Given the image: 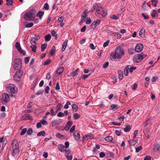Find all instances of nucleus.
Returning a JSON list of instances; mask_svg holds the SVG:
<instances>
[{
  "label": "nucleus",
  "mask_w": 160,
  "mask_h": 160,
  "mask_svg": "<svg viewBox=\"0 0 160 160\" xmlns=\"http://www.w3.org/2000/svg\"><path fill=\"white\" fill-rule=\"evenodd\" d=\"M124 54L123 49L121 47L118 46L116 48L114 53H111L110 56L111 59H120L122 56Z\"/></svg>",
  "instance_id": "1"
},
{
  "label": "nucleus",
  "mask_w": 160,
  "mask_h": 160,
  "mask_svg": "<svg viewBox=\"0 0 160 160\" xmlns=\"http://www.w3.org/2000/svg\"><path fill=\"white\" fill-rule=\"evenodd\" d=\"M11 145V154L14 157L15 155L18 154L19 151V144L17 140L14 139L12 142Z\"/></svg>",
  "instance_id": "2"
},
{
  "label": "nucleus",
  "mask_w": 160,
  "mask_h": 160,
  "mask_svg": "<svg viewBox=\"0 0 160 160\" xmlns=\"http://www.w3.org/2000/svg\"><path fill=\"white\" fill-rule=\"evenodd\" d=\"M22 59L20 58H16L13 61L14 63V68L15 70H18L22 67Z\"/></svg>",
  "instance_id": "3"
},
{
  "label": "nucleus",
  "mask_w": 160,
  "mask_h": 160,
  "mask_svg": "<svg viewBox=\"0 0 160 160\" xmlns=\"http://www.w3.org/2000/svg\"><path fill=\"white\" fill-rule=\"evenodd\" d=\"M147 55L144 54L142 53H140L138 54L137 56L134 58L133 60L136 62H140L142 60L146 57Z\"/></svg>",
  "instance_id": "4"
},
{
  "label": "nucleus",
  "mask_w": 160,
  "mask_h": 160,
  "mask_svg": "<svg viewBox=\"0 0 160 160\" xmlns=\"http://www.w3.org/2000/svg\"><path fill=\"white\" fill-rule=\"evenodd\" d=\"M8 90L11 93H14L17 92L18 89L15 85L12 84H9L7 87Z\"/></svg>",
  "instance_id": "5"
},
{
  "label": "nucleus",
  "mask_w": 160,
  "mask_h": 160,
  "mask_svg": "<svg viewBox=\"0 0 160 160\" xmlns=\"http://www.w3.org/2000/svg\"><path fill=\"white\" fill-rule=\"evenodd\" d=\"M23 74L22 71H19L16 72L15 74L13 76L14 80L17 82H19L20 80V78Z\"/></svg>",
  "instance_id": "6"
},
{
  "label": "nucleus",
  "mask_w": 160,
  "mask_h": 160,
  "mask_svg": "<svg viewBox=\"0 0 160 160\" xmlns=\"http://www.w3.org/2000/svg\"><path fill=\"white\" fill-rule=\"evenodd\" d=\"M16 48L18 50V51L23 55L26 54V52L24 50H22L21 47L20 43L18 42H17L15 45Z\"/></svg>",
  "instance_id": "7"
},
{
  "label": "nucleus",
  "mask_w": 160,
  "mask_h": 160,
  "mask_svg": "<svg viewBox=\"0 0 160 160\" xmlns=\"http://www.w3.org/2000/svg\"><path fill=\"white\" fill-rule=\"evenodd\" d=\"M9 100V96L7 93H4L2 94L1 100L3 102L7 103Z\"/></svg>",
  "instance_id": "8"
},
{
  "label": "nucleus",
  "mask_w": 160,
  "mask_h": 160,
  "mask_svg": "<svg viewBox=\"0 0 160 160\" xmlns=\"http://www.w3.org/2000/svg\"><path fill=\"white\" fill-rule=\"evenodd\" d=\"M143 48L142 44L140 43H139L136 45L135 48V50L138 52H140L142 51Z\"/></svg>",
  "instance_id": "9"
},
{
  "label": "nucleus",
  "mask_w": 160,
  "mask_h": 160,
  "mask_svg": "<svg viewBox=\"0 0 160 160\" xmlns=\"http://www.w3.org/2000/svg\"><path fill=\"white\" fill-rule=\"evenodd\" d=\"M72 122L71 121H69L67 123L66 126L65 127L63 128L62 130H65L66 131L68 130L72 126Z\"/></svg>",
  "instance_id": "10"
},
{
  "label": "nucleus",
  "mask_w": 160,
  "mask_h": 160,
  "mask_svg": "<svg viewBox=\"0 0 160 160\" xmlns=\"http://www.w3.org/2000/svg\"><path fill=\"white\" fill-rule=\"evenodd\" d=\"M61 123L60 120H54L52 121L51 124L52 127L58 125Z\"/></svg>",
  "instance_id": "11"
},
{
  "label": "nucleus",
  "mask_w": 160,
  "mask_h": 160,
  "mask_svg": "<svg viewBox=\"0 0 160 160\" xmlns=\"http://www.w3.org/2000/svg\"><path fill=\"white\" fill-rule=\"evenodd\" d=\"M24 18L26 20H27L29 21H32L34 20L32 18H31V16L28 13H26L24 16Z\"/></svg>",
  "instance_id": "12"
},
{
  "label": "nucleus",
  "mask_w": 160,
  "mask_h": 160,
  "mask_svg": "<svg viewBox=\"0 0 160 160\" xmlns=\"http://www.w3.org/2000/svg\"><path fill=\"white\" fill-rule=\"evenodd\" d=\"M101 22L100 20H98L92 22V23L91 26L92 28L95 27L96 26H98L99 24Z\"/></svg>",
  "instance_id": "13"
},
{
  "label": "nucleus",
  "mask_w": 160,
  "mask_h": 160,
  "mask_svg": "<svg viewBox=\"0 0 160 160\" xmlns=\"http://www.w3.org/2000/svg\"><path fill=\"white\" fill-rule=\"evenodd\" d=\"M58 148L59 150L62 152H64L66 151L65 148L62 144L59 145L58 146Z\"/></svg>",
  "instance_id": "14"
},
{
  "label": "nucleus",
  "mask_w": 160,
  "mask_h": 160,
  "mask_svg": "<svg viewBox=\"0 0 160 160\" xmlns=\"http://www.w3.org/2000/svg\"><path fill=\"white\" fill-rule=\"evenodd\" d=\"M30 15L31 16V18H32L34 19L35 18V10L33 9H31L28 12Z\"/></svg>",
  "instance_id": "15"
},
{
  "label": "nucleus",
  "mask_w": 160,
  "mask_h": 160,
  "mask_svg": "<svg viewBox=\"0 0 160 160\" xmlns=\"http://www.w3.org/2000/svg\"><path fill=\"white\" fill-rule=\"evenodd\" d=\"M145 30L143 28L141 29L139 32V34L141 37L144 38L145 37Z\"/></svg>",
  "instance_id": "16"
},
{
  "label": "nucleus",
  "mask_w": 160,
  "mask_h": 160,
  "mask_svg": "<svg viewBox=\"0 0 160 160\" xmlns=\"http://www.w3.org/2000/svg\"><path fill=\"white\" fill-rule=\"evenodd\" d=\"M68 42V40H66L63 43L62 48V51H64L65 49H66L67 46Z\"/></svg>",
  "instance_id": "17"
},
{
  "label": "nucleus",
  "mask_w": 160,
  "mask_h": 160,
  "mask_svg": "<svg viewBox=\"0 0 160 160\" xmlns=\"http://www.w3.org/2000/svg\"><path fill=\"white\" fill-rule=\"evenodd\" d=\"M64 70V68L63 67H60L57 70V73L58 74V75H60L63 72Z\"/></svg>",
  "instance_id": "18"
},
{
  "label": "nucleus",
  "mask_w": 160,
  "mask_h": 160,
  "mask_svg": "<svg viewBox=\"0 0 160 160\" xmlns=\"http://www.w3.org/2000/svg\"><path fill=\"white\" fill-rule=\"evenodd\" d=\"M130 66H128L125 69L124 71V74L125 76H127L128 75V70L129 69V67Z\"/></svg>",
  "instance_id": "19"
},
{
  "label": "nucleus",
  "mask_w": 160,
  "mask_h": 160,
  "mask_svg": "<svg viewBox=\"0 0 160 160\" xmlns=\"http://www.w3.org/2000/svg\"><path fill=\"white\" fill-rule=\"evenodd\" d=\"M118 78L119 79L122 80L123 78L122 72L121 70H119L118 71Z\"/></svg>",
  "instance_id": "20"
},
{
  "label": "nucleus",
  "mask_w": 160,
  "mask_h": 160,
  "mask_svg": "<svg viewBox=\"0 0 160 160\" xmlns=\"http://www.w3.org/2000/svg\"><path fill=\"white\" fill-rule=\"evenodd\" d=\"M113 138L112 136H108L105 138V140L106 141L109 142H111Z\"/></svg>",
  "instance_id": "21"
},
{
  "label": "nucleus",
  "mask_w": 160,
  "mask_h": 160,
  "mask_svg": "<svg viewBox=\"0 0 160 160\" xmlns=\"http://www.w3.org/2000/svg\"><path fill=\"white\" fill-rule=\"evenodd\" d=\"M72 108L73 111L76 112L78 110V107L77 105L73 104L72 105Z\"/></svg>",
  "instance_id": "22"
},
{
  "label": "nucleus",
  "mask_w": 160,
  "mask_h": 160,
  "mask_svg": "<svg viewBox=\"0 0 160 160\" xmlns=\"http://www.w3.org/2000/svg\"><path fill=\"white\" fill-rule=\"evenodd\" d=\"M47 44L46 43L42 44L41 46V51L42 52H43L45 49L46 48Z\"/></svg>",
  "instance_id": "23"
},
{
  "label": "nucleus",
  "mask_w": 160,
  "mask_h": 160,
  "mask_svg": "<svg viewBox=\"0 0 160 160\" xmlns=\"http://www.w3.org/2000/svg\"><path fill=\"white\" fill-rule=\"evenodd\" d=\"M30 47L32 48V51L33 52H36V51L37 46L36 45L32 44L30 46Z\"/></svg>",
  "instance_id": "24"
},
{
  "label": "nucleus",
  "mask_w": 160,
  "mask_h": 160,
  "mask_svg": "<svg viewBox=\"0 0 160 160\" xmlns=\"http://www.w3.org/2000/svg\"><path fill=\"white\" fill-rule=\"evenodd\" d=\"M78 69H77L75 71L71 73H70V75L72 77L76 76L78 75Z\"/></svg>",
  "instance_id": "25"
},
{
  "label": "nucleus",
  "mask_w": 160,
  "mask_h": 160,
  "mask_svg": "<svg viewBox=\"0 0 160 160\" xmlns=\"http://www.w3.org/2000/svg\"><path fill=\"white\" fill-rule=\"evenodd\" d=\"M51 35L49 34H48L46 35L45 37V40L46 42L49 41L51 38Z\"/></svg>",
  "instance_id": "26"
},
{
  "label": "nucleus",
  "mask_w": 160,
  "mask_h": 160,
  "mask_svg": "<svg viewBox=\"0 0 160 160\" xmlns=\"http://www.w3.org/2000/svg\"><path fill=\"white\" fill-rule=\"evenodd\" d=\"M44 12L43 11H39L37 14V16L39 17L40 19L42 18V16L43 15Z\"/></svg>",
  "instance_id": "27"
},
{
  "label": "nucleus",
  "mask_w": 160,
  "mask_h": 160,
  "mask_svg": "<svg viewBox=\"0 0 160 160\" xmlns=\"http://www.w3.org/2000/svg\"><path fill=\"white\" fill-rule=\"evenodd\" d=\"M111 107L112 110H115L119 108V106L117 105L112 104L111 105Z\"/></svg>",
  "instance_id": "28"
},
{
  "label": "nucleus",
  "mask_w": 160,
  "mask_h": 160,
  "mask_svg": "<svg viewBox=\"0 0 160 160\" xmlns=\"http://www.w3.org/2000/svg\"><path fill=\"white\" fill-rule=\"evenodd\" d=\"M73 136L76 140L78 141L80 139V135L79 133H77V134H75V133H74Z\"/></svg>",
  "instance_id": "29"
},
{
  "label": "nucleus",
  "mask_w": 160,
  "mask_h": 160,
  "mask_svg": "<svg viewBox=\"0 0 160 160\" xmlns=\"http://www.w3.org/2000/svg\"><path fill=\"white\" fill-rule=\"evenodd\" d=\"M101 13H100V14H101L102 16V17H104L107 14V12L106 10H101Z\"/></svg>",
  "instance_id": "30"
},
{
  "label": "nucleus",
  "mask_w": 160,
  "mask_h": 160,
  "mask_svg": "<svg viewBox=\"0 0 160 160\" xmlns=\"http://www.w3.org/2000/svg\"><path fill=\"white\" fill-rule=\"evenodd\" d=\"M128 142L130 146L134 145L137 142L136 141L132 140H130L128 141Z\"/></svg>",
  "instance_id": "31"
},
{
  "label": "nucleus",
  "mask_w": 160,
  "mask_h": 160,
  "mask_svg": "<svg viewBox=\"0 0 160 160\" xmlns=\"http://www.w3.org/2000/svg\"><path fill=\"white\" fill-rule=\"evenodd\" d=\"M131 126L129 125H127L124 129V131L125 132H128L130 131L131 129Z\"/></svg>",
  "instance_id": "32"
},
{
  "label": "nucleus",
  "mask_w": 160,
  "mask_h": 160,
  "mask_svg": "<svg viewBox=\"0 0 160 160\" xmlns=\"http://www.w3.org/2000/svg\"><path fill=\"white\" fill-rule=\"evenodd\" d=\"M102 10V7L100 6L96 8V10L97 12L100 14V13H101V10Z\"/></svg>",
  "instance_id": "33"
},
{
  "label": "nucleus",
  "mask_w": 160,
  "mask_h": 160,
  "mask_svg": "<svg viewBox=\"0 0 160 160\" xmlns=\"http://www.w3.org/2000/svg\"><path fill=\"white\" fill-rule=\"evenodd\" d=\"M151 2L152 5H153L154 6L156 7L158 2V0H151Z\"/></svg>",
  "instance_id": "34"
},
{
  "label": "nucleus",
  "mask_w": 160,
  "mask_h": 160,
  "mask_svg": "<svg viewBox=\"0 0 160 160\" xmlns=\"http://www.w3.org/2000/svg\"><path fill=\"white\" fill-rule=\"evenodd\" d=\"M45 134V132L44 131H42L41 132H40L37 134V136H44Z\"/></svg>",
  "instance_id": "35"
},
{
  "label": "nucleus",
  "mask_w": 160,
  "mask_h": 160,
  "mask_svg": "<svg viewBox=\"0 0 160 160\" xmlns=\"http://www.w3.org/2000/svg\"><path fill=\"white\" fill-rule=\"evenodd\" d=\"M51 34L52 36H55V39L56 40L57 38V34H56V32L54 30H52L51 32Z\"/></svg>",
  "instance_id": "36"
},
{
  "label": "nucleus",
  "mask_w": 160,
  "mask_h": 160,
  "mask_svg": "<svg viewBox=\"0 0 160 160\" xmlns=\"http://www.w3.org/2000/svg\"><path fill=\"white\" fill-rule=\"evenodd\" d=\"M80 115L77 113H75L74 114L73 118L75 119H77L80 117Z\"/></svg>",
  "instance_id": "37"
},
{
  "label": "nucleus",
  "mask_w": 160,
  "mask_h": 160,
  "mask_svg": "<svg viewBox=\"0 0 160 160\" xmlns=\"http://www.w3.org/2000/svg\"><path fill=\"white\" fill-rule=\"evenodd\" d=\"M154 149L158 151L160 150V146L158 144H155Z\"/></svg>",
  "instance_id": "38"
},
{
  "label": "nucleus",
  "mask_w": 160,
  "mask_h": 160,
  "mask_svg": "<svg viewBox=\"0 0 160 160\" xmlns=\"http://www.w3.org/2000/svg\"><path fill=\"white\" fill-rule=\"evenodd\" d=\"M27 129L26 128H24L22 130L21 132L20 133V135L21 136L24 135L26 133V132H27Z\"/></svg>",
  "instance_id": "39"
},
{
  "label": "nucleus",
  "mask_w": 160,
  "mask_h": 160,
  "mask_svg": "<svg viewBox=\"0 0 160 160\" xmlns=\"http://www.w3.org/2000/svg\"><path fill=\"white\" fill-rule=\"evenodd\" d=\"M7 5H12L13 4V1L12 0H7Z\"/></svg>",
  "instance_id": "40"
},
{
  "label": "nucleus",
  "mask_w": 160,
  "mask_h": 160,
  "mask_svg": "<svg viewBox=\"0 0 160 160\" xmlns=\"http://www.w3.org/2000/svg\"><path fill=\"white\" fill-rule=\"evenodd\" d=\"M62 106V105L61 103H59L57 105L56 108H57L58 110H59L60 111L61 110Z\"/></svg>",
  "instance_id": "41"
},
{
  "label": "nucleus",
  "mask_w": 160,
  "mask_h": 160,
  "mask_svg": "<svg viewBox=\"0 0 160 160\" xmlns=\"http://www.w3.org/2000/svg\"><path fill=\"white\" fill-rule=\"evenodd\" d=\"M142 149V146H139L138 147L136 148L135 151L136 152H139Z\"/></svg>",
  "instance_id": "42"
},
{
  "label": "nucleus",
  "mask_w": 160,
  "mask_h": 160,
  "mask_svg": "<svg viewBox=\"0 0 160 160\" xmlns=\"http://www.w3.org/2000/svg\"><path fill=\"white\" fill-rule=\"evenodd\" d=\"M51 114V115L53 116H55L56 114V112L54 111L52 108L50 110Z\"/></svg>",
  "instance_id": "43"
},
{
  "label": "nucleus",
  "mask_w": 160,
  "mask_h": 160,
  "mask_svg": "<svg viewBox=\"0 0 160 160\" xmlns=\"http://www.w3.org/2000/svg\"><path fill=\"white\" fill-rule=\"evenodd\" d=\"M110 18L113 20H117L118 18V17L115 15H113L110 17Z\"/></svg>",
  "instance_id": "44"
},
{
  "label": "nucleus",
  "mask_w": 160,
  "mask_h": 160,
  "mask_svg": "<svg viewBox=\"0 0 160 160\" xmlns=\"http://www.w3.org/2000/svg\"><path fill=\"white\" fill-rule=\"evenodd\" d=\"M136 69V67L134 66H131L130 68L129 67V71L130 72H132L133 70Z\"/></svg>",
  "instance_id": "45"
},
{
  "label": "nucleus",
  "mask_w": 160,
  "mask_h": 160,
  "mask_svg": "<svg viewBox=\"0 0 160 160\" xmlns=\"http://www.w3.org/2000/svg\"><path fill=\"white\" fill-rule=\"evenodd\" d=\"M56 136L61 139H63L64 138V136L60 133L57 134Z\"/></svg>",
  "instance_id": "46"
},
{
  "label": "nucleus",
  "mask_w": 160,
  "mask_h": 160,
  "mask_svg": "<svg viewBox=\"0 0 160 160\" xmlns=\"http://www.w3.org/2000/svg\"><path fill=\"white\" fill-rule=\"evenodd\" d=\"M33 25V23L30 22V23H28L26 25V28H30L32 27Z\"/></svg>",
  "instance_id": "47"
},
{
  "label": "nucleus",
  "mask_w": 160,
  "mask_h": 160,
  "mask_svg": "<svg viewBox=\"0 0 160 160\" xmlns=\"http://www.w3.org/2000/svg\"><path fill=\"white\" fill-rule=\"evenodd\" d=\"M71 102L69 101H68L65 105L64 106V108L65 109H68V105H71Z\"/></svg>",
  "instance_id": "48"
},
{
  "label": "nucleus",
  "mask_w": 160,
  "mask_h": 160,
  "mask_svg": "<svg viewBox=\"0 0 160 160\" xmlns=\"http://www.w3.org/2000/svg\"><path fill=\"white\" fill-rule=\"evenodd\" d=\"M49 6L48 3H46L44 5V8L46 10H48L49 9Z\"/></svg>",
  "instance_id": "49"
},
{
  "label": "nucleus",
  "mask_w": 160,
  "mask_h": 160,
  "mask_svg": "<svg viewBox=\"0 0 160 160\" xmlns=\"http://www.w3.org/2000/svg\"><path fill=\"white\" fill-rule=\"evenodd\" d=\"M20 119L22 120L27 119V114H25L22 116L21 117Z\"/></svg>",
  "instance_id": "50"
},
{
  "label": "nucleus",
  "mask_w": 160,
  "mask_h": 160,
  "mask_svg": "<svg viewBox=\"0 0 160 160\" xmlns=\"http://www.w3.org/2000/svg\"><path fill=\"white\" fill-rule=\"evenodd\" d=\"M32 129L31 128H29L27 132V133L29 135H31L32 134Z\"/></svg>",
  "instance_id": "51"
},
{
  "label": "nucleus",
  "mask_w": 160,
  "mask_h": 160,
  "mask_svg": "<svg viewBox=\"0 0 160 160\" xmlns=\"http://www.w3.org/2000/svg\"><path fill=\"white\" fill-rule=\"evenodd\" d=\"M91 22V19L90 18H87L86 21V23L87 24H90Z\"/></svg>",
  "instance_id": "52"
},
{
  "label": "nucleus",
  "mask_w": 160,
  "mask_h": 160,
  "mask_svg": "<svg viewBox=\"0 0 160 160\" xmlns=\"http://www.w3.org/2000/svg\"><path fill=\"white\" fill-rule=\"evenodd\" d=\"M36 42V40L35 39V38H32L30 42L31 43L32 45V44H33L35 45V42Z\"/></svg>",
  "instance_id": "53"
},
{
  "label": "nucleus",
  "mask_w": 160,
  "mask_h": 160,
  "mask_svg": "<svg viewBox=\"0 0 160 160\" xmlns=\"http://www.w3.org/2000/svg\"><path fill=\"white\" fill-rule=\"evenodd\" d=\"M57 116L59 117H61L64 116V114L62 112H60L58 113Z\"/></svg>",
  "instance_id": "54"
},
{
  "label": "nucleus",
  "mask_w": 160,
  "mask_h": 160,
  "mask_svg": "<svg viewBox=\"0 0 160 160\" xmlns=\"http://www.w3.org/2000/svg\"><path fill=\"white\" fill-rule=\"evenodd\" d=\"M51 62V61L50 60H47L45 61L43 64L44 65H46L49 64Z\"/></svg>",
  "instance_id": "55"
},
{
  "label": "nucleus",
  "mask_w": 160,
  "mask_h": 160,
  "mask_svg": "<svg viewBox=\"0 0 160 160\" xmlns=\"http://www.w3.org/2000/svg\"><path fill=\"white\" fill-rule=\"evenodd\" d=\"M138 130H135L133 134V137L134 138H135L137 136V134H138Z\"/></svg>",
  "instance_id": "56"
},
{
  "label": "nucleus",
  "mask_w": 160,
  "mask_h": 160,
  "mask_svg": "<svg viewBox=\"0 0 160 160\" xmlns=\"http://www.w3.org/2000/svg\"><path fill=\"white\" fill-rule=\"evenodd\" d=\"M41 124L44 125H46L47 124V122L44 120L43 119L40 121Z\"/></svg>",
  "instance_id": "57"
},
{
  "label": "nucleus",
  "mask_w": 160,
  "mask_h": 160,
  "mask_svg": "<svg viewBox=\"0 0 160 160\" xmlns=\"http://www.w3.org/2000/svg\"><path fill=\"white\" fill-rule=\"evenodd\" d=\"M108 65L109 62H107L104 64L103 65V67L104 68H107V67L108 66Z\"/></svg>",
  "instance_id": "58"
},
{
  "label": "nucleus",
  "mask_w": 160,
  "mask_h": 160,
  "mask_svg": "<svg viewBox=\"0 0 160 160\" xmlns=\"http://www.w3.org/2000/svg\"><path fill=\"white\" fill-rule=\"evenodd\" d=\"M109 42V40H107L106 42H104L103 44V47H105L108 45Z\"/></svg>",
  "instance_id": "59"
},
{
  "label": "nucleus",
  "mask_w": 160,
  "mask_h": 160,
  "mask_svg": "<svg viewBox=\"0 0 160 160\" xmlns=\"http://www.w3.org/2000/svg\"><path fill=\"white\" fill-rule=\"evenodd\" d=\"M63 17H61L58 18V22H63Z\"/></svg>",
  "instance_id": "60"
},
{
  "label": "nucleus",
  "mask_w": 160,
  "mask_h": 160,
  "mask_svg": "<svg viewBox=\"0 0 160 160\" xmlns=\"http://www.w3.org/2000/svg\"><path fill=\"white\" fill-rule=\"evenodd\" d=\"M51 76L49 73H48L46 76V78L47 79L49 80L51 78Z\"/></svg>",
  "instance_id": "61"
},
{
  "label": "nucleus",
  "mask_w": 160,
  "mask_h": 160,
  "mask_svg": "<svg viewBox=\"0 0 160 160\" xmlns=\"http://www.w3.org/2000/svg\"><path fill=\"white\" fill-rule=\"evenodd\" d=\"M75 125L73 126L70 129V132H73L75 130Z\"/></svg>",
  "instance_id": "62"
},
{
  "label": "nucleus",
  "mask_w": 160,
  "mask_h": 160,
  "mask_svg": "<svg viewBox=\"0 0 160 160\" xmlns=\"http://www.w3.org/2000/svg\"><path fill=\"white\" fill-rule=\"evenodd\" d=\"M90 47L92 50H94L95 49V48L94 46V45L92 43H91L90 44Z\"/></svg>",
  "instance_id": "63"
},
{
  "label": "nucleus",
  "mask_w": 160,
  "mask_h": 160,
  "mask_svg": "<svg viewBox=\"0 0 160 160\" xmlns=\"http://www.w3.org/2000/svg\"><path fill=\"white\" fill-rule=\"evenodd\" d=\"M144 160H151V158L150 156H147L145 157Z\"/></svg>",
  "instance_id": "64"
}]
</instances>
